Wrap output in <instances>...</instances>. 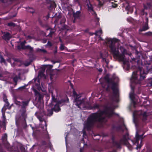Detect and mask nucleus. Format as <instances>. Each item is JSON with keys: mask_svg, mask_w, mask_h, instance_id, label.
Here are the masks:
<instances>
[{"mask_svg": "<svg viewBox=\"0 0 152 152\" xmlns=\"http://www.w3.org/2000/svg\"><path fill=\"white\" fill-rule=\"evenodd\" d=\"M113 114V109L112 108L106 107L104 111H99L90 115L87 121L85 123L84 128L88 129L96 121H101L105 117H110Z\"/></svg>", "mask_w": 152, "mask_h": 152, "instance_id": "f257e3e1", "label": "nucleus"}, {"mask_svg": "<svg viewBox=\"0 0 152 152\" xmlns=\"http://www.w3.org/2000/svg\"><path fill=\"white\" fill-rule=\"evenodd\" d=\"M118 40L115 38L113 39L107 38L106 39V43L108 45L111 52L113 54L114 57H116L121 61H123L125 64L128 61V59L126 58L125 55L126 54L125 50L122 47L120 48H116L115 45Z\"/></svg>", "mask_w": 152, "mask_h": 152, "instance_id": "f03ea898", "label": "nucleus"}, {"mask_svg": "<svg viewBox=\"0 0 152 152\" xmlns=\"http://www.w3.org/2000/svg\"><path fill=\"white\" fill-rule=\"evenodd\" d=\"M147 74V71H145L143 68L139 69V70L133 72L131 82L135 84L140 83L141 81L144 79Z\"/></svg>", "mask_w": 152, "mask_h": 152, "instance_id": "7ed1b4c3", "label": "nucleus"}, {"mask_svg": "<svg viewBox=\"0 0 152 152\" xmlns=\"http://www.w3.org/2000/svg\"><path fill=\"white\" fill-rule=\"evenodd\" d=\"M75 104L80 108H84L86 107L88 104V102L86 99H84L82 100H79L77 98L75 100Z\"/></svg>", "mask_w": 152, "mask_h": 152, "instance_id": "20e7f679", "label": "nucleus"}, {"mask_svg": "<svg viewBox=\"0 0 152 152\" xmlns=\"http://www.w3.org/2000/svg\"><path fill=\"white\" fill-rule=\"evenodd\" d=\"M144 134H143L141 135H140L138 134L137 132L136 135V141L135 143V145H136L137 146L136 147V149H138V148H140L141 147L142 145L143 144L142 143V141L141 140L140 142V143L139 145V140L140 139H142L144 137H143Z\"/></svg>", "mask_w": 152, "mask_h": 152, "instance_id": "39448f33", "label": "nucleus"}, {"mask_svg": "<svg viewBox=\"0 0 152 152\" xmlns=\"http://www.w3.org/2000/svg\"><path fill=\"white\" fill-rule=\"evenodd\" d=\"M129 139L128 135L127 134L123 137V139L121 141V144H124L126 145L129 149L131 150L132 147L131 145L129 144V142L128 141Z\"/></svg>", "mask_w": 152, "mask_h": 152, "instance_id": "423d86ee", "label": "nucleus"}, {"mask_svg": "<svg viewBox=\"0 0 152 152\" xmlns=\"http://www.w3.org/2000/svg\"><path fill=\"white\" fill-rule=\"evenodd\" d=\"M134 115L135 116H137V115L140 116V117L141 118H142L143 120H145L147 116L146 113L141 110L134 112Z\"/></svg>", "mask_w": 152, "mask_h": 152, "instance_id": "0eeeda50", "label": "nucleus"}, {"mask_svg": "<svg viewBox=\"0 0 152 152\" xmlns=\"http://www.w3.org/2000/svg\"><path fill=\"white\" fill-rule=\"evenodd\" d=\"M26 43V42L24 41V42H22L20 43V45H18V49L23 48L24 49H27L30 50V51H32L33 50V48L31 47L30 46L27 45L24 46V44Z\"/></svg>", "mask_w": 152, "mask_h": 152, "instance_id": "6e6552de", "label": "nucleus"}, {"mask_svg": "<svg viewBox=\"0 0 152 152\" xmlns=\"http://www.w3.org/2000/svg\"><path fill=\"white\" fill-rule=\"evenodd\" d=\"M63 102L62 101H60L58 102L54 106V107L53 108L54 110L56 112H58L60 111L61 110L60 108L59 107V105H61V102Z\"/></svg>", "mask_w": 152, "mask_h": 152, "instance_id": "1a4fd4ad", "label": "nucleus"}, {"mask_svg": "<svg viewBox=\"0 0 152 152\" xmlns=\"http://www.w3.org/2000/svg\"><path fill=\"white\" fill-rule=\"evenodd\" d=\"M112 89L113 91L114 94L116 96H118V91L116 84H113L112 87Z\"/></svg>", "mask_w": 152, "mask_h": 152, "instance_id": "9d476101", "label": "nucleus"}, {"mask_svg": "<svg viewBox=\"0 0 152 152\" xmlns=\"http://www.w3.org/2000/svg\"><path fill=\"white\" fill-rule=\"evenodd\" d=\"M88 10L91 12L92 14H95V13L93 10V7L92 5L90 3L87 4Z\"/></svg>", "mask_w": 152, "mask_h": 152, "instance_id": "9b49d317", "label": "nucleus"}, {"mask_svg": "<svg viewBox=\"0 0 152 152\" xmlns=\"http://www.w3.org/2000/svg\"><path fill=\"white\" fill-rule=\"evenodd\" d=\"M11 37V36L10 34L7 33H4L3 35V38L5 40H8Z\"/></svg>", "mask_w": 152, "mask_h": 152, "instance_id": "f8f14e48", "label": "nucleus"}, {"mask_svg": "<svg viewBox=\"0 0 152 152\" xmlns=\"http://www.w3.org/2000/svg\"><path fill=\"white\" fill-rule=\"evenodd\" d=\"M33 91L35 93V94L37 97L36 98L38 97L39 99L40 100L41 98V94L35 89H33Z\"/></svg>", "mask_w": 152, "mask_h": 152, "instance_id": "ddd939ff", "label": "nucleus"}, {"mask_svg": "<svg viewBox=\"0 0 152 152\" xmlns=\"http://www.w3.org/2000/svg\"><path fill=\"white\" fill-rule=\"evenodd\" d=\"M98 1V6L100 7L102 6L106 2V0H97Z\"/></svg>", "mask_w": 152, "mask_h": 152, "instance_id": "4468645a", "label": "nucleus"}, {"mask_svg": "<svg viewBox=\"0 0 152 152\" xmlns=\"http://www.w3.org/2000/svg\"><path fill=\"white\" fill-rule=\"evenodd\" d=\"M129 96L130 99L133 101H134V94L133 90H132V91L130 93Z\"/></svg>", "mask_w": 152, "mask_h": 152, "instance_id": "2eb2a0df", "label": "nucleus"}, {"mask_svg": "<svg viewBox=\"0 0 152 152\" xmlns=\"http://www.w3.org/2000/svg\"><path fill=\"white\" fill-rule=\"evenodd\" d=\"M80 12L79 11H77L74 15V16L75 18H77L80 16Z\"/></svg>", "mask_w": 152, "mask_h": 152, "instance_id": "dca6fc26", "label": "nucleus"}, {"mask_svg": "<svg viewBox=\"0 0 152 152\" xmlns=\"http://www.w3.org/2000/svg\"><path fill=\"white\" fill-rule=\"evenodd\" d=\"M36 51L38 52H43V53H45L46 52V51L45 49H41L37 48L36 50Z\"/></svg>", "mask_w": 152, "mask_h": 152, "instance_id": "f3484780", "label": "nucleus"}, {"mask_svg": "<svg viewBox=\"0 0 152 152\" xmlns=\"http://www.w3.org/2000/svg\"><path fill=\"white\" fill-rule=\"evenodd\" d=\"M102 34V31L101 29H99V31H96L94 33L96 35L100 36Z\"/></svg>", "mask_w": 152, "mask_h": 152, "instance_id": "a211bd4d", "label": "nucleus"}, {"mask_svg": "<svg viewBox=\"0 0 152 152\" xmlns=\"http://www.w3.org/2000/svg\"><path fill=\"white\" fill-rule=\"evenodd\" d=\"M45 72V69H43L42 71H40L39 72L38 75L40 77H42L44 76V73Z\"/></svg>", "mask_w": 152, "mask_h": 152, "instance_id": "6ab92c4d", "label": "nucleus"}, {"mask_svg": "<svg viewBox=\"0 0 152 152\" xmlns=\"http://www.w3.org/2000/svg\"><path fill=\"white\" fill-rule=\"evenodd\" d=\"M104 78L105 80L108 82H109L110 81V75H107Z\"/></svg>", "mask_w": 152, "mask_h": 152, "instance_id": "aec40b11", "label": "nucleus"}, {"mask_svg": "<svg viewBox=\"0 0 152 152\" xmlns=\"http://www.w3.org/2000/svg\"><path fill=\"white\" fill-rule=\"evenodd\" d=\"M28 101L26 102H23L21 103V105L23 107H25L27 106L28 104Z\"/></svg>", "mask_w": 152, "mask_h": 152, "instance_id": "412c9836", "label": "nucleus"}, {"mask_svg": "<svg viewBox=\"0 0 152 152\" xmlns=\"http://www.w3.org/2000/svg\"><path fill=\"white\" fill-rule=\"evenodd\" d=\"M18 79L19 78L17 77H15L13 78V80L15 83V85H17V82Z\"/></svg>", "mask_w": 152, "mask_h": 152, "instance_id": "4be33fe9", "label": "nucleus"}, {"mask_svg": "<svg viewBox=\"0 0 152 152\" xmlns=\"http://www.w3.org/2000/svg\"><path fill=\"white\" fill-rule=\"evenodd\" d=\"M148 29V25L146 24L143 27L142 29L141 30V31H145L147 30Z\"/></svg>", "mask_w": 152, "mask_h": 152, "instance_id": "5701e85b", "label": "nucleus"}, {"mask_svg": "<svg viewBox=\"0 0 152 152\" xmlns=\"http://www.w3.org/2000/svg\"><path fill=\"white\" fill-rule=\"evenodd\" d=\"M48 115L50 116L52 115V114L53 113V111L52 109H51V110H48Z\"/></svg>", "mask_w": 152, "mask_h": 152, "instance_id": "b1692460", "label": "nucleus"}, {"mask_svg": "<svg viewBox=\"0 0 152 152\" xmlns=\"http://www.w3.org/2000/svg\"><path fill=\"white\" fill-rule=\"evenodd\" d=\"M28 12L31 13H33L34 12V10L33 9L31 8H29L28 10Z\"/></svg>", "mask_w": 152, "mask_h": 152, "instance_id": "393cba45", "label": "nucleus"}, {"mask_svg": "<svg viewBox=\"0 0 152 152\" xmlns=\"http://www.w3.org/2000/svg\"><path fill=\"white\" fill-rule=\"evenodd\" d=\"M112 79L116 80V81H117L118 80V77L115 76V74H114L113 76Z\"/></svg>", "mask_w": 152, "mask_h": 152, "instance_id": "a878e982", "label": "nucleus"}, {"mask_svg": "<svg viewBox=\"0 0 152 152\" xmlns=\"http://www.w3.org/2000/svg\"><path fill=\"white\" fill-rule=\"evenodd\" d=\"M0 59L1 60V61L2 62L5 63V60L3 57L2 56L0 55Z\"/></svg>", "mask_w": 152, "mask_h": 152, "instance_id": "bb28decb", "label": "nucleus"}, {"mask_svg": "<svg viewBox=\"0 0 152 152\" xmlns=\"http://www.w3.org/2000/svg\"><path fill=\"white\" fill-rule=\"evenodd\" d=\"M8 25L9 26H15V24L14 23H12V22H10L8 23Z\"/></svg>", "mask_w": 152, "mask_h": 152, "instance_id": "cd10ccee", "label": "nucleus"}, {"mask_svg": "<svg viewBox=\"0 0 152 152\" xmlns=\"http://www.w3.org/2000/svg\"><path fill=\"white\" fill-rule=\"evenodd\" d=\"M15 104L18 105H21V103L20 102L18 101L17 100H16L15 101Z\"/></svg>", "mask_w": 152, "mask_h": 152, "instance_id": "c85d7f7f", "label": "nucleus"}, {"mask_svg": "<svg viewBox=\"0 0 152 152\" xmlns=\"http://www.w3.org/2000/svg\"><path fill=\"white\" fill-rule=\"evenodd\" d=\"M7 135L6 134H4V136L2 137L3 139L4 140H7Z\"/></svg>", "mask_w": 152, "mask_h": 152, "instance_id": "c756f323", "label": "nucleus"}, {"mask_svg": "<svg viewBox=\"0 0 152 152\" xmlns=\"http://www.w3.org/2000/svg\"><path fill=\"white\" fill-rule=\"evenodd\" d=\"M39 119L40 121L42 122H43L44 123V124L45 125V127L46 128L47 126L46 125L45 121H44L43 120H42V119Z\"/></svg>", "mask_w": 152, "mask_h": 152, "instance_id": "7c9ffc66", "label": "nucleus"}, {"mask_svg": "<svg viewBox=\"0 0 152 152\" xmlns=\"http://www.w3.org/2000/svg\"><path fill=\"white\" fill-rule=\"evenodd\" d=\"M60 48L61 50H63L64 49V46L63 45H61Z\"/></svg>", "mask_w": 152, "mask_h": 152, "instance_id": "2f4dec72", "label": "nucleus"}, {"mask_svg": "<svg viewBox=\"0 0 152 152\" xmlns=\"http://www.w3.org/2000/svg\"><path fill=\"white\" fill-rule=\"evenodd\" d=\"M54 31H50L49 34V36L50 37H51L52 35L54 33Z\"/></svg>", "mask_w": 152, "mask_h": 152, "instance_id": "473e14b6", "label": "nucleus"}, {"mask_svg": "<svg viewBox=\"0 0 152 152\" xmlns=\"http://www.w3.org/2000/svg\"><path fill=\"white\" fill-rule=\"evenodd\" d=\"M146 34L148 35H152V32H148V33H147Z\"/></svg>", "mask_w": 152, "mask_h": 152, "instance_id": "72a5a7b5", "label": "nucleus"}, {"mask_svg": "<svg viewBox=\"0 0 152 152\" xmlns=\"http://www.w3.org/2000/svg\"><path fill=\"white\" fill-rule=\"evenodd\" d=\"M103 61H104L107 64H108V61H107L105 59H103Z\"/></svg>", "mask_w": 152, "mask_h": 152, "instance_id": "f704fd0d", "label": "nucleus"}, {"mask_svg": "<svg viewBox=\"0 0 152 152\" xmlns=\"http://www.w3.org/2000/svg\"><path fill=\"white\" fill-rule=\"evenodd\" d=\"M4 101L6 102V103L7 104V106H8L9 105V102L7 101V99H6L5 100H4Z\"/></svg>", "mask_w": 152, "mask_h": 152, "instance_id": "c9c22d12", "label": "nucleus"}, {"mask_svg": "<svg viewBox=\"0 0 152 152\" xmlns=\"http://www.w3.org/2000/svg\"><path fill=\"white\" fill-rule=\"evenodd\" d=\"M47 45L50 46H51L52 45L51 43L49 42H48L47 43Z\"/></svg>", "mask_w": 152, "mask_h": 152, "instance_id": "e433bc0d", "label": "nucleus"}, {"mask_svg": "<svg viewBox=\"0 0 152 152\" xmlns=\"http://www.w3.org/2000/svg\"><path fill=\"white\" fill-rule=\"evenodd\" d=\"M129 5H128L127 6H126V9L127 10H129Z\"/></svg>", "mask_w": 152, "mask_h": 152, "instance_id": "4c0bfd02", "label": "nucleus"}, {"mask_svg": "<svg viewBox=\"0 0 152 152\" xmlns=\"http://www.w3.org/2000/svg\"><path fill=\"white\" fill-rule=\"evenodd\" d=\"M143 11H144V10H142V11L141 12V14L142 15H143L144 14L143 13Z\"/></svg>", "mask_w": 152, "mask_h": 152, "instance_id": "58836bf2", "label": "nucleus"}, {"mask_svg": "<svg viewBox=\"0 0 152 152\" xmlns=\"http://www.w3.org/2000/svg\"><path fill=\"white\" fill-rule=\"evenodd\" d=\"M99 107V105H96L95 106V108H97Z\"/></svg>", "mask_w": 152, "mask_h": 152, "instance_id": "ea45409f", "label": "nucleus"}, {"mask_svg": "<svg viewBox=\"0 0 152 152\" xmlns=\"http://www.w3.org/2000/svg\"><path fill=\"white\" fill-rule=\"evenodd\" d=\"M146 20L147 22V23L148 21V19L147 18H146Z\"/></svg>", "mask_w": 152, "mask_h": 152, "instance_id": "a19ab883", "label": "nucleus"}, {"mask_svg": "<svg viewBox=\"0 0 152 152\" xmlns=\"http://www.w3.org/2000/svg\"><path fill=\"white\" fill-rule=\"evenodd\" d=\"M97 20L98 21H99V18H97Z\"/></svg>", "mask_w": 152, "mask_h": 152, "instance_id": "79ce46f5", "label": "nucleus"}, {"mask_svg": "<svg viewBox=\"0 0 152 152\" xmlns=\"http://www.w3.org/2000/svg\"><path fill=\"white\" fill-rule=\"evenodd\" d=\"M52 77L51 76L50 77V79H51V80H52Z\"/></svg>", "mask_w": 152, "mask_h": 152, "instance_id": "37998d69", "label": "nucleus"}, {"mask_svg": "<svg viewBox=\"0 0 152 152\" xmlns=\"http://www.w3.org/2000/svg\"><path fill=\"white\" fill-rule=\"evenodd\" d=\"M65 19H64V22H65Z\"/></svg>", "mask_w": 152, "mask_h": 152, "instance_id": "c03bdc74", "label": "nucleus"}, {"mask_svg": "<svg viewBox=\"0 0 152 152\" xmlns=\"http://www.w3.org/2000/svg\"><path fill=\"white\" fill-rule=\"evenodd\" d=\"M116 6H117V5L116 4V5H115V7H116Z\"/></svg>", "mask_w": 152, "mask_h": 152, "instance_id": "a18cd8bd", "label": "nucleus"}, {"mask_svg": "<svg viewBox=\"0 0 152 152\" xmlns=\"http://www.w3.org/2000/svg\"><path fill=\"white\" fill-rule=\"evenodd\" d=\"M101 57H102V54H101Z\"/></svg>", "mask_w": 152, "mask_h": 152, "instance_id": "49530a36", "label": "nucleus"}, {"mask_svg": "<svg viewBox=\"0 0 152 152\" xmlns=\"http://www.w3.org/2000/svg\"><path fill=\"white\" fill-rule=\"evenodd\" d=\"M144 8H146V7H145V6H144Z\"/></svg>", "mask_w": 152, "mask_h": 152, "instance_id": "de8ad7c7", "label": "nucleus"}, {"mask_svg": "<svg viewBox=\"0 0 152 152\" xmlns=\"http://www.w3.org/2000/svg\"><path fill=\"white\" fill-rule=\"evenodd\" d=\"M89 1V0H86L87 1Z\"/></svg>", "mask_w": 152, "mask_h": 152, "instance_id": "09e8293b", "label": "nucleus"}, {"mask_svg": "<svg viewBox=\"0 0 152 152\" xmlns=\"http://www.w3.org/2000/svg\"><path fill=\"white\" fill-rule=\"evenodd\" d=\"M56 52H57V51L56 50V51H55V53H56Z\"/></svg>", "mask_w": 152, "mask_h": 152, "instance_id": "8fccbe9b", "label": "nucleus"}, {"mask_svg": "<svg viewBox=\"0 0 152 152\" xmlns=\"http://www.w3.org/2000/svg\"><path fill=\"white\" fill-rule=\"evenodd\" d=\"M147 13H146V15H147Z\"/></svg>", "mask_w": 152, "mask_h": 152, "instance_id": "3c124183", "label": "nucleus"}, {"mask_svg": "<svg viewBox=\"0 0 152 152\" xmlns=\"http://www.w3.org/2000/svg\"><path fill=\"white\" fill-rule=\"evenodd\" d=\"M53 101L54 102H55V100H53Z\"/></svg>", "mask_w": 152, "mask_h": 152, "instance_id": "603ef678", "label": "nucleus"}, {"mask_svg": "<svg viewBox=\"0 0 152 152\" xmlns=\"http://www.w3.org/2000/svg\"><path fill=\"white\" fill-rule=\"evenodd\" d=\"M131 142H132V141L131 140H130Z\"/></svg>", "mask_w": 152, "mask_h": 152, "instance_id": "864d4df0", "label": "nucleus"}]
</instances>
